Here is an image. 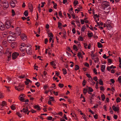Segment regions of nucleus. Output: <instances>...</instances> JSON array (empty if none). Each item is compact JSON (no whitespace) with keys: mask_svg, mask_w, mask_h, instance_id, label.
I'll return each instance as SVG.
<instances>
[{"mask_svg":"<svg viewBox=\"0 0 121 121\" xmlns=\"http://www.w3.org/2000/svg\"><path fill=\"white\" fill-rule=\"evenodd\" d=\"M3 4V8L4 9L7 8L9 6L8 1L6 0H4L2 2Z\"/></svg>","mask_w":121,"mask_h":121,"instance_id":"f257e3e1","label":"nucleus"},{"mask_svg":"<svg viewBox=\"0 0 121 121\" xmlns=\"http://www.w3.org/2000/svg\"><path fill=\"white\" fill-rule=\"evenodd\" d=\"M15 33L12 34V35L9 36L7 38V40H8L9 41L11 42L13 41L14 42V39L13 38L15 39Z\"/></svg>","mask_w":121,"mask_h":121,"instance_id":"f03ea898","label":"nucleus"},{"mask_svg":"<svg viewBox=\"0 0 121 121\" xmlns=\"http://www.w3.org/2000/svg\"><path fill=\"white\" fill-rule=\"evenodd\" d=\"M20 47L19 49L21 52L24 51L25 49L24 48V47H28L24 43H22L21 45L20 46Z\"/></svg>","mask_w":121,"mask_h":121,"instance_id":"7ed1b4c3","label":"nucleus"},{"mask_svg":"<svg viewBox=\"0 0 121 121\" xmlns=\"http://www.w3.org/2000/svg\"><path fill=\"white\" fill-rule=\"evenodd\" d=\"M21 33V29L18 27H17L16 29V35L18 36L20 35Z\"/></svg>","mask_w":121,"mask_h":121,"instance_id":"20e7f679","label":"nucleus"},{"mask_svg":"<svg viewBox=\"0 0 121 121\" xmlns=\"http://www.w3.org/2000/svg\"><path fill=\"white\" fill-rule=\"evenodd\" d=\"M24 89V87L23 85L20 84L19 85L18 87L17 88H16V89L18 91H20Z\"/></svg>","mask_w":121,"mask_h":121,"instance_id":"39448f33","label":"nucleus"},{"mask_svg":"<svg viewBox=\"0 0 121 121\" xmlns=\"http://www.w3.org/2000/svg\"><path fill=\"white\" fill-rule=\"evenodd\" d=\"M106 26L107 27V28L109 30H110L112 28V26L110 25L109 23L108 24H107L104 23V27H105Z\"/></svg>","mask_w":121,"mask_h":121,"instance_id":"423d86ee","label":"nucleus"},{"mask_svg":"<svg viewBox=\"0 0 121 121\" xmlns=\"http://www.w3.org/2000/svg\"><path fill=\"white\" fill-rule=\"evenodd\" d=\"M103 2H104L105 3L103 4V8L107 7H108L110 6L109 5V3L107 2L104 1Z\"/></svg>","mask_w":121,"mask_h":121,"instance_id":"0eeeda50","label":"nucleus"},{"mask_svg":"<svg viewBox=\"0 0 121 121\" xmlns=\"http://www.w3.org/2000/svg\"><path fill=\"white\" fill-rule=\"evenodd\" d=\"M21 37L22 39L23 40H26V36L24 34H23L21 35Z\"/></svg>","mask_w":121,"mask_h":121,"instance_id":"6e6552de","label":"nucleus"},{"mask_svg":"<svg viewBox=\"0 0 121 121\" xmlns=\"http://www.w3.org/2000/svg\"><path fill=\"white\" fill-rule=\"evenodd\" d=\"M112 108L115 111H118L119 110L118 107H116L115 106L113 105Z\"/></svg>","mask_w":121,"mask_h":121,"instance_id":"1a4fd4ad","label":"nucleus"},{"mask_svg":"<svg viewBox=\"0 0 121 121\" xmlns=\"http://www.w3.org/2000/svg\"><path fill=\"white\" fill-rule=\"evenodd\" d=\"M28 7L29 9L30 10V11L32 12L33 11V6L30 3L29 4Z\"/></svg>","mask_w":121,"mask_h":121,"instance_id":"9d476101","label":"nucleus"},{"mask_svg":"<svg viewBox=\"0 0 121 121\" xmlns=\"http://www.w3.org/2000/svg\"><path fill=\"white\" fill-rule=\"evenodd\" d=\"M26 51L28 54L30 55L31 54V50L30 48H29L28 50H26Z\"/></svg>","mask_w":121,"mask_h":121,"instance_id":"9b49d317","label":"nucleus"},{"mask_svg":"<svg viewBox=\"0 0 121 121\" xmlns=\"http://www.w3.org/2000/svg\"><path fill=\"white\" fill-rule=\"evenodd\" d=\"M107 12H109L110 10V6L104 8L103 9Z\"/></svg>","mask_w":121,"mask_h":121,"instance_id":"f8f14e48","label":"nucleus"},{"mask_svg":"<svg viewBox=\"0 0 121 121\" xmlns=\"http://www.w3.org/2000/svg\"><path fill=\"white\" fill-rule=\"evenodd\" d=\"M3 24V25H5V26L7 28H9L10 27V23H4V24H3V23H2Z\"/></svg>","mask_w":121,"mask_h":121,"instance_id":"ddd939ff","label":"nucleus"},{"mask_svg":"<svg viewBox=\"0 0 121 121\" xmlns=\"http://www.w3.org/2000/svg\"><path fill=\"white\" fill-rule=\"evenodd\" d=\"M89 80L90 81H89V82L90 83L91 85L94 86L95 84V82L93 81L92 78L91 79H89Z\"/></svg>","mask_w":121,"mask_h":121,"instance_id":"4468645a","label":"nucleus"},{"mask_svg":"<svg viewBox=\"0 0 121 121\" xmlns=\"http://www.w3.org/2000/svg\"><path fill=\"white\" fill-rule=\"evenodd\" d=\"M94 51H91V59L93 60H95V55L94 54Z\"/></svg>","mask_w":121,"mask_h":121,"instance_id":"2eb2a0df","label":"nucleus"},{"mask_svg":"<svg viewBox=\"0 0 121 121\" xmlns=\"http://www.w3.org/2000/svg\"><path fill=\"white\" fill-rule=\"evenodd\" d=\"M6 105V102L5 101H3L0 104V107H2L3 106H4Z\"/></svg>","mask_w":121,"mask_h":121,"instance_id":"dca6fc26","label":"nucleus"},{"mask_svg":"<svg viewBox=\"0 0 121 121\" xmlns=\"http://www.w3.org/2000/svg\"><path fill=\"white\" fill-rule=\"evenodd\" d=\"M24 94L20 96L19 99L21 101H24Z\"/></svg>","mask_w":121,"mask_h":121,"instance_id":"f3484780","label":"nucleus"},{"mask_svg":"<svg viewBox=\"0 0 121 121\" xmlns=\"http://www.w3.org/2000/svg\"><path fill=\"white\" fill-rule=\"evenodd\" d=\"M25 82L26 85H27L29 83V82L31 83L32 81L28 79H26V81Z\"/></svg>","mask_w":121,"mask_h":121,"instance_id":"a211bd4d","label":"nucleus"},{"mask_svg":"<svg viewBox=\"0 0 121 121\" xmlns=\"http://www.w3.org/2000/svg\"><path fill=\"white\" fill-rule=\"evenodd\" d=\"M99 15H98L97 14H94V17L95 20L96 21H97V23H98V22L97 21V18H99Z\"/></svg>","mask_w":121,"mask_h":121,"instance_id":"6ab92c4d","label":"nucleus"},{"mask_svg":"<svg viewBox=\"0 0 121 121\" xmlns=\"http://www.w3.org/2000/svg\"><path fill=\"white\" fill-rule=\"evenodd\" d=\"M105 68V66L104 65H102L101 67V70L102 72H103Z\"/></svg>","mask_w":121,"mask_h":121,"instance_id":"aec40b11","label":"nucleus"},{"mask_svg":"<svg viewBox=\"0 0 121 121\" xmlns=\"http://www.w3.org/2000/svg\"><path fill=\"white\" fill-rule=\"evenodd\" d=\"M9 42L11 43V46L12 48H14L15 47V43L14 42Z\"/></svg>","mask_w":121,"mask_h":121,"instance_id":"412c9836","label":"nucleus"},{"mask_svg":"<svg viewBox=\"0 0 121 121\" xmlns=\"http://www.w3.org/2000/svg\"><path fill=\"white\" fill-rule=\"evenodd\" d=\"M14 2L12 1L10 3V5L12 8H13L15 6V4Z\"/></svg>","mask_w":121,"mask_h":121,"instance_id":"4be33fe9","label":"nucleus"},{"mask_svg":"<svg viewBox=\"0 0 121 121\" xmlns=\"http://www.w3.org/2000/svg\"><path fill=\"white\" fill-rule=\"evenodd\" d=\"M88 23V21L86 20V19H85L84 20L83 19H81V23Z\"/></svg>","mask_w":121,"mask_h":121,"instance_id":"5701e85b","label":"nucleus"},{"mask_svg":"<svg viewBox=\"0 0 121 121\" xmlns=\"http://www.w3.org/2000/svg\"><path fill=\"white\" fill-rule=\"evenodd\" d=\"M22 111L23 112L25 113L28 111V109L27 108H23V109L22 110H21V112H22Z\"/></svg>","mask_w":121,"mask_h":121,"instance_id":"b1692460","label":"nucleus"},{"mask_svg":"<svg viewBox=\"0 0 121 121\" xmlns=\"http://www.w3.org/2000/svg\"><path fill=\"white\" fill-rule=\"evenodd\" d=\"M77 56L79 58H82V53L80 52H79L78 53Z\"/></svg>","mask_w":121,"mask_h":121,"instance_id":"393cba45","label":"nucleus"},{"mask_svg":"<svg viewBox=\"0 0 121 121\" xmlns=\"http://www.w3.org/2000/svg\"><path fill=\"white\" fill-rule=\"evenodd\" d=\"M87 87L88 89L89 90L88 91H90V92H92L93 91V90L91 87H88V86H87Z\"/></svg>","mask_w":121,"mask_h":121,"instance_id":"a878e982","label":"nucleus"},{"mask_svg":"<svg viewBox=\"0 0 121 121\" xmlns=\"http://www.w3.org/2000/svg\"><path fill=\"white\" fill-rule=\"evenodd\" d=\"M51 64L53 66H56V65L55 61H52L50 62Z\"/></svg>","mask_w":121,"mask_h":121,"instance_id":"bb28decb","label":"nucleus"},{"mask_svg":"<svg viewBox=\"0 0 121 121\" xmlns=\"http://www.w3.org/2000/svg\"><path fill=\"white\" fill-rule=\"evenodd\" d=\"M98 47L99 48H101L102 47V44L100 42L97 43Z\"/></svg>","mask_w":121,"mask_h":121,"instance_id":"cd10ccee","label":"nucleus"},{"mask_svg":"<svg viewBox=\"0 0 121 121\" xmlns=\"http://www.w3.org/2000/svg\"><path fill=\"white\" fill-rule=\"evenodd\" d=\"M24 14L25 16H27L28 15V11L27 10L25 11L24 13Z\"/></svg>","mask_w":121,"mask_h":121,"instance_id":"c85d7f7f","label":"nucleus"},{"mask_svg":"<svg viewBox=\"0 0 121 121\" xmlns=\"http://www.w3.org/2000/svg\"><path fill=\"white\" fill-rule=\"evenodd\" d=\"M73 48L74 50L76 51H77L78 50L77 46L75 45H73Z\"/></svg>","mask_w":121,"mask_h":121,"instance_id":"c756f323","label":"nucleus"},{"mask_svg":"<svg viewBox=\"0 0 121 121\" xmlns=\"http://www.w3.org/2000/svg\"><path fill=\"white\" fill-rule=\"evenodd\" d=\"M99 83L101 85H103V81L101 79H100L99 80Z\"/></svg>","mask_w":121,"mask_h":121,"instance_id":"7c9ffc66","label":"nucleus"},{"mask_svg":"<svg viewBox=\"0 0 121 121\" xmlns=\"http://www.w3.org/2000/svg\"><path fill=\"white\" fill-rule=\"evenodd\" d=\"M88 35L89 37H91L93 35V33H88Z\"/></svg>","mask_w":121,"mask_h":121,"instance_id":"2f4dec72","label":"nucleus"},{"mask_svg":"<svg viewBox=\"0 0 121 121\" xmlns=\"http://www.w3.org/2000/svg\"><path fill=\"white\" fill-rule=\"evenodd\" d=\"M48 36L50 38L53 37L52 34V33L50 32H49L48 33Z\"/></svg>","mask_w":121,"mask_h":121,"instance_id":"473e14b6","label":"nucleus"},{"mask_svg":"<svg viewBox=\"0 0 121 121\" xmlns=\"http://www.w3.org/2000/svg\"><path fill=\"white\" fill-rule=\"evenodd\" d=\"M83 93L85 94L87 92V89L86 88H84L83 90Z\"/></svg>","mask_w":121,"mask_h":121,"instance_id":"72a5a7b5","label":"nucleus"},{"mask_svg":"<svg viewBox=\"0 0 121 121\" xmlns=\"http://www.w3.org/2000/svg\"><path fill=\"white\" fill-rule=\"evenodd\" d=\"M12 16L13 17L14 16V15H15V13L13 9H12Z\"/></svg>","mask_w":121,"mask_h":121,"instance_id":"f704fd0d","label":"nucleus"},{"mask_svg":"<svg viewBox=\"0 0 121 121\" xmlns=\"http://www.w3.org/2000/svg\"><path fill=\"white\" fill-rule=\"evenodd\" d=\"M86 28V26H83L81 29V31L82 32H83Z\"/></svg>","mask_w":121,"mask_h":121,"instance_id":"c9c22d12","label":"nucleus"},{"mask_svg":"<svg viewBox=\"0 0 121 121\" xmlns=\"http://www.w3.org/2000/svg\"><path fill=\"white\" fill-rule=\"evenodd\" d=\"M58 26L60 29H61L62 28L61 23H58Z\"/></svg>","mask_w":121,"mask_h":121,"instance_id":"e433bc0d","label":"nucleus"},{"mask_svg":"<svg viewBox=\"0 0 121 121\" xmlns=\"http://www.w3.org/2000/svg\"><path fill=\"white\" fill-rule=\"evenodd\" d=\"M82 117H83V119L85 120V121H87V120L86 119V117L85 114H84L82 116Z\"/></svg>","mask_w":121,"mask_h":121,"instance_id":"4c0bfd02","label":"nucleus"},{"mask_svg":"<svg viewBox=\"0 0 121 121\" xmlns=\"http://www.w3.org/2000/svg\"><path fill=\"white\" fill-rule=\"evenodd\" d=\"M78 2L77 1H75L73 3V4L74 6H76L77 4H78Z\"/></svg>","mask_w":121,"mask_h":121,"instance_id":"58836bf2","label":"nucleus"},{"mask_svg":"<svg viewBox=\"0 0 121 121\" xmlns=\"http://www.w3.org/2000/svg\"><path fill=\"white\" fill-rule=\"evenodd\" d=\"M63 73L64 74H66L67 72L66 70L65 69H63Z\"/></svg>","mask_w":121,"mask_h":121,"instance_id":"ea45409f","label":"nucleus"},{"mask_svg":"<svg viewBox=\"0 0 121 121\" xmlns=\"http://www.w3.org/2000/svg\"><path fill=\"white\" fill-rule=\"evenodd\" d=\"M12 57L13 59H15V52L13 53L12 55Z\"/></svg>","mask_w":121,"mask_h":121,"instance_id":"a19ab883","label":"nucleus"},{"mask_svg":"<svg viewBox=\"0 0 121 121\" xmlns=\"http://www.w3.org/2000/svg\"><path fill=\"white\" fill-rule=\"evenodd\" d=\"M93 80L95 81H96L98 82L97 80L98 79L97 77V76H95L93 78Z\"/></svg>","mask_w":121,"mask_h":121,"instance_id":"79ce46f5","label":"nucleus"},{"mask_svg":"<svg viewBox=\"0 0 121 121\" xmlns=\"http://www.w3.org/2000/svg\"><path fill=\"white\" fill-rule=\"evenodd\" d=\"M86 75L89 78V79H91V78H92L91 77L89 74H86Z\"/></svg>","mask_w":121,"mask_h":121,"instance_id":"37998d69","label":"nucleus"},{"mask_svg":"<svg viewBox=\"0 0 121 121\" xmlns=\"http://www.w3.org/2000/svg\"><path fill=\"white\" fill-rule=\"evenodd\" d=\"M78 39L79 40H80L82 41H83V37L80 36L78 38Z\"/></svg>","mask_w":121,"mask_h":121,"instance_id":"c03bdc74","label":"nucleus"},{"mask_svg":"<svg viewBox=\"0 0 121 121\" xmlns=\"http://www.w3.org/2000/svg\"><path fill=\"white\" fill-rule=\"evenodd\" d=\"M34 108H35L37 109L38 110H40V108L37 105H35V106Z\"/></svg>","mask_w":121,"mask_h":121,"instance_id":"a18cd8bd","label":"nucleus"},{"mask_svg":"<svg viewBox=\"0 0 121 121\" xmlns=\"http://www.w3.org/2000/svg\"><path fill=\"white\" fill-rule=\"evenodd\" d=\"M58 86L60 88H62L63 87L64 85L62 84L59 83L58 84Z\"/></svg>","mask_w":121,"mask_h":121,"instance_id":"49530a36","label":"nucleus"},{"mask_svg":"<svg viewBox=\"0 0 121 121\" xmlns=\"http://www.w3.org/2000/svg\"><path fill=\"white\" fill-rule=\"evenodd\" d=\"M17 114L20 117H21L22 116V115L18 112H17Z\"/></svg>","mask_w":121,"mask_h":121,"instance_id":"de8ad7c7","label":"nucleus"},{"mask_svg":"<svg viewBox=\"0 0 121 121\" xmlns=\"http://www.w3.org/2000/svg\"><path fill=\"white\" fill-rule=\"evenodd\" d=\"M121 100V99L119 97H118L116 99V101L117 103L120 102Z\"/></svg>","mask_w":121,"mask_h":121,"instance_id":"09e8293b","label":"nucleus"},{"mask_svg":"<svg viewBox=\"0 0 121 121\" xmlns=\"http://www.w3.org/2000/svg\"><path fill=\"white\" fill-rule=\"evenodd\" d=\"M53 37H51L49 39V42H52V43H54V41L52 40V38Z\"/></svg>","mask_w":121,"mask_h":121,"instance_id":"8fccbe9b","label":"nucleus"},{"mask_svg":"<svg viewBox=\"0 0 121 121\" xmlns=\"http://www.w3.org/2000/svg\"><path fill=\"white\" fill-rule=\"evenodd\" d=\"M102 100L104 101L105 99V96L103 94L101 95Z\"/></svg>","mask_w":121,"mask_h":121,"instance_id":"3c124183","label":"nucleus"},{"mask_svg":"<svg viewBox=\"0 0 121 121\" xmlns=\"http://www.w3.org/2000/svg\"><path fill=\"white\" fill-rule=\"evenodd\" d=\"M118 80L120 83H121V76H119L118 78Z\"/></svg>","mask_w":121,"mask_h":121,"instance_id":"603ef678","label":"nucleus"},{"mask_svg":"<svg viewBox=\"0 0 121 121\" xmlns=\"http://www.w3.org/2000/svg\"><path fill=\"white\" fill-rule=\"evenodd\" d=\"M79 66L78 65H76L75 66V70H77L79 69Z\"/></svg>","mask_w":121,"mask_h":121,"instance_id":"864d4df0","label":"nucleus"},{"mask_svg":"<svg viewBox=\"0 0 121 121\" xmlns=\"http://www.w3.org/2000/svg\"><path fill=\"white\" fill-rule=\"evenodd\" d=\"M11 108L12 110H14L15 108V107L13 105H12L11 106Z\"/></svg>","mask_w":121,"mask_h":121,"instance_id":"5fc2aeb1","label":"nucleus"},{"mask_svg":"<svg viewBox=\"0 0 121 121\" xmlns=\"http://www.w3.org/2000/svg\"><path fill=\"white\" fill-rule=\"evenodd\" d=\"M82 7H81V8H78V9H76L75 10V11L76 12V11H77L78 12H77V13H78V12L80 10V8H82Z\"/></svg>","mask_w":121,"mask_h":121,"instance_id":"6e6d98bb","label":"nucleus"},{"mask_svg":"<svg viewBox=\"0 0 121 121\" xmlns=\"http://www.w3.org/2000/svg\"><path fill=\"white\" fill-rule=\"evenodd\" d=\"M42 5L41 6V7L42 8L44 6V4H45V3L44 2H42L41 3Z\"/></svg>","mask_w":121,"mask_h":121,"instance_id":"4d7b16f0","label":"nucleus"},{"mask_svg":"<svg viewBox=\"0 0 121 121\" xmlns=\"http://www.w3.org/2000/svg\"><path fill=\"white\" fill-rule=\"evenodd\" d=\"M93 71L94 73L96 74H97V70L95 68L94 69Z\"/></svg>","mask_w":121,"mask_h":121,"instance_id":"13d9d810","label":"nucleus"},{"mask_svg":"<svg viewBox=\"0 0 121 121\" xmlns=\"http://www.w3.org/2000/svg\"><path fill=\"white\" fill-rule=\"evenodd\" d=\"M72 31L73 33V34H75V33L76 30L74 28H73L72 29Z\"/></svg>","mask_w":121,"mask_h":121,"instance_id":"bf43d9fd","label":"nucleus"},{"mask_svg":"<svg viewBox=\"0 0 121 121\" xmlns=\"http://www.w3.org/2000/svg\"><path fill=\"white\" fill-rule=\"evenodd\" d=\"M48 87V86L47 85H45L44 86L43 88L45 90H46L47 88Z\"/></svg>","mask_w":121,"mask_h":121,"instance_id":"052dcab7","label":"nucleus"},{"mask_svg":"<svg viewBox=\"0 0 121 121\" xmlns=\"http://www.w3.org/2000/svg\"><path fill=\"white\" fill-rule=\"evenodd\" d=\"M86 81L85 80H84L83 81L82 83V85L84 86L85 85H86Z\"/></svg>","mask_w":121,"mask_h":121,"instance_id":"680f3d73","label":"nucleus"},{"mask_svg":"<svg viewBox=\"0 0 121 121\" xmlns=\"http://www.w3.org/2000/svg\"><path fill=\"white\" fill-rule=\"evenodd\" d=\"M84 47L86 48H87V46H88L87 44L86 43H85L84 44Z\"/></svg>","mask_w":121,"mask_h":121,"instance_id":"e2e57ef3","label":"nucleus"},{"mask_svg":"<svg viewBox=\"0 0 121 121\" xmlns=\"http://www.w3.org/2000/svg\"><path fill=\"white\" fill-rule=\"evenodd\" d=\"M8 80V82L9 83V82L11 80L13 79L12 78H10L9 77H8L7 78Z\"/></svg>","mask_w":121,"mask_h":121,"instance_id":"0e129e2a","label":"nucleus"},{"mask_svg":"<svg viewBox=\"0 0 121 121\" xmlns=\"http://www.w3.org/2000/svg\"><path fill=\"white\" fill-rule=\"evenodd\" d=\"M110 81L112 83H114L115 82V81L113 79H111Z\"/></svg>","mask_w":121,"mask_h":121,"instance_id":"69168bd1","label":"nucleus"},{"mask_svg":"<svg viewBox=\"0 0 121 121\" xmlns=\"http://www.w3.org/2000/svg\"><path fill=\"white\" fill-rule=\"evenodd\" d=\"M35 85L37 86L38 87H39L40 85V84L38 82H36L35 84Z\"/></svg>","mask_w":121,"mask_h":121,"instance_id":"338daca9","label":"nucleus"},{"mask_svg":"<svg viewBox=\"0 0 121 121\" xmlns=\"http://www.w3.org/2000/svg\"><path fill=\"white\" fill-rule=\"evenodd\" d=\"M98 116L97 114H96L94 116V117L96 119H97L98 118Z\"/></svg>","mask_w":121,"mask_h":121,"instance_id":"774afa93","label":"nucleus"}]
</instances>
